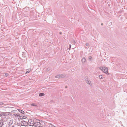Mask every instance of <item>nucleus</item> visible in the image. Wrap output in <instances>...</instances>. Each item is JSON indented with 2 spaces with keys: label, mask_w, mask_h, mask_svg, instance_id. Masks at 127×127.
<instances>
[{
  "label": "nucleus",
  "mask_w": 127,
  "mask_h": 127,
  "mask_svg": "<svg viewBox=\"0 0 127 127\" xmlns=\"http://www.w3.org/2000/svg\"><path fill=\"white\" fill-rule=\"evenodd\" d=\"M0 112L1 113V116L2 115H3V116H4L5 115V114L4 113H3L2 112Z\"/></svg>",
  "instance_id": "aec40b11"
},
{
  "label": "nucleus",
  "mask_w": 127,
  "mask_h": 127,
  "mask_svg": "<svg viewBox=\"0 0 127 127\" xmlns=\"http://www.w3.org/2000/svg\"><path fill=\"white\" fill-rule=\"evenodd\" d=\"M8 75V74L7 73H6L5 74V76L6 77H7Z\"/></svg>",
  "instance_id": "4be33fe9"
},
{
  "label": "nucleus",
  "mask_w": 127,
  "mask_h": 127,
  "mask_svg": "<svg viewBox=\"0 0 127 127\" xmlns=\"http://www.w3.org/2000/svg\"><path fill=\"white\" fill-rule=\"evenodd\" d=\"M16 116V117H19L20 116V115L19 114H17L15 115Z\"/></svg>",
  "instance_id": "6ab92c4d"
},
{
  "label": "nucleus",
  "mask_w": 127,
  "mask_h": 127,
  "mask_svg": "<svg viewBox=\"0 0 127 127\" xmlns=\"http://www.w3.org/2000/svg\"><path fill=\"white\" fill-rule=\"evenodd\" d=\"M103 25V23H101V25Z\"/></svg>",
  "instance_id": "7c9ffc66"
},
{
  "label": "nucleus",
  "mask_w": 127,
  "mask_h": 127,
  "mask_svg": "<svg viewBox=\"0 0 127 127\" xmlns=\"http://www.w3.org/2000/svg\"><path fill=\"white\" fill-rule=\"evenodd\" d=\"M41 123L39 122H35L34 123V124L32 125H29L30 126H34L35 127H39L41 126Z\"/></svg>",
  "instance_id": "f257e3e1"
},
{
  "label": "nucleus",
  "mask_w": 127,
  "mask_h": 127,
  "mask_svg": "<svg viewBox=\"0 0 127 127\" xmlns=\"http://www.w3.org/2000/svg\"><path fill=\"white\" fill-rule=\"evenodd\" d=\"M19 117H20V119H22V116H19Z\"/></svg>",
  "instance_id": "bb28decb"
},
{
  "label": "nucleus",
  "mask_w": 127,
  "mask_h": 127,
  "mask_svg": "<svg viewBox=\"0 0 127 127\" xmlns=\"http://www.w3.org/2000/svg\"><path fill=\"white\" fill-rule=\"evenodd\" d=\"M18 110L22 114H25V112L23 111L20 109H18Z\"/></svg>",
  "instance_id": "1a4fd4ad"
},
{
  "label": "nucleus",
  "mask_w": 127,
  "mask_h": 127,
  "mask_svg": "<svg viewBox=\"0 0 127 127\" xmlns=\"http://www.w3.org/2000/svg\"><path fill=\"white\" fill-rule=\"evenodd\" d=\"M44 95V93H40L39 94V95L40 96H43Z\"/></svg>",
  "instance_id": "9d476101"
},
{
  "label": "nucleus",
  "mask_w": 127,
  "mask_h": 127,
  "mask_svg": "<svg viewBox=\"0 0 127 127\" xmlns=\"http://www.w3.org/2000/svg\"><path fill=\"white\" fill-rule=\"evenodd\" d=\"M4 104V103L2 102H0V105H2Z\"/></svg>",
  "instance_id": "412c9836"
},
{
  "label": "nucleus",
  "mask_w": 127,
  "mask_h": 127,
  "mask_svg": "<svg viewBox=\"0 0 127 127\" xmlns=\"http://www.w3.org/2000/svg\"><path fill=\"white\" fill-rule=\"evenodd\" d=\"M55 78H60V74L57 75H56V76Z\"/></svg>",
  "instance_id": "f3484780"
},
{
  "label": "nucleus",
  "mask_w": 127,
  "mask_h": 127,
  "mask_svg": "<svg viewBox=\"0 0 127 127\" xmlns=\"http://www.w3.org/2000/svg\"><path fill=\"white\" fill-rule=\"evenodd\" d=\"M126 86V85H124L123 86V88H125V87ZM126 89H124V91L125 92H126Z\"/></svg>",
  "instance_id": "a211bd4d"
},
{
  "label": "nucleus",
  "mask_w": 127,
  "mask_h": 127,
  "mask_svg": "<svg viewBox=\"0 0 127 127\" xmlns=\"http://www.w3.org/2000/svg\"><path fill=\"white\" fill-rule=\"evenodd\" d=\"M86 45L87 46H88L89 45V43H87L86 44Z\"/></svg>",
  "instance_id": "a878e982"
},
{
  "label": "nucleus",
  "mask_w": 127,
  "mask_h": 127,
  "mask_svg": "<svg viewBox=\"0 0 127 127\" xmlns=\"http://www.w3.org/2000/svg\"><path fill=\"white\" fill-rule=\"evenodd\" d=\"M28 122H29V123H30V125H31L32 124L33 125V124H34V120L32 119L30 120H28ZM29 125H30L29 123Z\"/></svg>",
  "instance_id": "39448f33"
},
{
  "label": "nucleus",
  "mask_w": 127,
  "mask_h": 127,
  "mask_svg": "<svg viewBox=\"0 0 127 127\" xmlns=\"http://www.w3.org/2000/svg\"><path fill=\"white\" fill-rule=\"evenodd\" d=\"M60 34H62V32H60Z\"/></svg>",
  "instance_id": "c756f323"
},
{
  "label": "nucleus",
  "mask_w": 127,
  "mask_h": 127,
  "mask_svg": "<svg viewBox=\"0 0 127 127\" xmlns=\"http://www.w3.org/2000/svg\"><path fill=\"white\" fill-rule=\"evenodd\" d=\"M28 123L26 121H22L21 123V126H27L28 125Z\"/></svg>",
  "instance_id": "f03ea898"
},
{
  "label": "nucleus",
  "mask_w": 127,
  "mask_h": 127,
  "mask_svg": "<svg viewBox=\"0 0 127 127\" xmlns=\"http://www.w3.org/2000/svg\"><path fill=\"white\" fill-rule=\"evenodd\" d=\"M31 105L32 106H37V105L35 104V103H32L31 104Z\"/></svg>",
  "instance_id": "ddd939ff"
},
{
  "label": "nucleus",
  "mask_w": 127,
  "mask_h": 127,
  "mask_svg": "<svg viewBox=\"0 0 127 127\" xmlns=\"http://www.w3.org/2000/svg\"><path fill=\"white\" fill-rule=\"evenodd\" d=\"M71 45L70 44L69 45V47L68 48V49H69V50H70V48H71Z\"/></svg>",
  "instance_id": "b1692460"
},
{
  "label": "nucleus",
  "mask_w": 127,
  "mask_h": 127,
  "mask_svg": "<svg viewBox=\"0 0 127 127\" xmlns=\"http://www.w3.org/2000/svg\"><path fill=\"white\" fill-rule=\"evenodd\" d=\"M67 88V86H65V88Z\"/></svg>",
  "instance_id": "cd10ccee"
},
{
  "label": "nucleus",
  "mask_w": 127,
  "mask_h": 127,
  "mask_svg": "<svg viewBox=\"0 0 127 127\" xmlns=\"http://www.w3.org/2000/svg\"><path fill=\"white\" fill-rule=\"evenodd\" d=\"M26 118H27V117H26V116H23V117H22V119H21V120L26 119Z\"/></svg>",
  "instance_id": "dca6fc26"
},
{
  "label": "nucleus",
  "mask_w": 127,
  "mask_h": 127,
  "mask_svg": "<svg viewBox=\"0 0 127 127\" xmlns=\"http://www.w3.org/2000/svg\"><path fill=\"white\" fill-rule=\"evenodd\" d=\"M1 113H0V117H1Z\"/></svg>",
  "instance_id": "c85d7f7f"
},
{
  "label": "nucleus",
  "mask_w": 127,
  "mask_h": 127,
  "mask_svg": "<svg viewBox=\"0 0 127 127\" xmlns=\"http://www.w3.org/2000/svg\"><path fill=\"white\" fill-rule=\"evenodd\" d=\"M3 123V120H0V127H1L4 125Z\"/></svg>",
  "instance_id": "6e6552de"
},
{
  "label": "nucleus",
  "mask_w": 127,
  "mask_h": 127,
  "mask_svg": "<svg viewBox=\"0 0 127 127\" xmlns=\"http://www.w3.org/2000/svg\"><path fill=\"white\" fill-rule=\"evenodd\" d=\"M108 69L107 68V67H104V69L103 70L104 71H103V72L105 73H108Z\"/></svg>",
  "instance_id": "20e7f679"
},
{
  "label": "nucleus",
  "mask_w": 127,
  "mask_h": 127,
  "mask_svg": "<svg viewBox=\"0 0 127 127\" xmlns=\"http://www.w3.org/2000/svg\"><path fill=\"white\" fill-rule=\"evenodd\" d=\"M99 69L102 70V71H104L103 69H104V68L102 67H100L99 68Z\"/></svg>",
  "instance_id": "2eb2a0df"
},
{
  "label": "nucleus",
  "mask_w": 127,
  "mask_h": 127,
  "mask_svg": "<svg viewBox=\"0 0 127 127\" xmlns=\"http://www.w3.org/2000/svg\"><path fill=\"white\" fill-rule=\"evenodd\" d=\"M71 43L72 44H74L76 43V42L74 39H72L71 41Z\"/></svg>",
  "instance_id": "9b49d317"
},
{
  "label": "nucleus",
  "mask_w": 127,
  "mask_h": 127,
  "mask_svg": "<svg viewBox=\"0 0 127 127\" xmlns=\"http://www.w3.org/2000/svg\"><path fill=\"white\" fill-rule=\"evenodd\" d=\"M99 78L100 79H102L103 78V77L102 75H100L99 76Z\"/></svg>",
  "instance_id": "4468645a"
},
{
  "label": "nucleus",
  "mask_w": 127,
  "mask_h": 127,
  "mask_svg": "<svg viewBox=\"0 0 127 127\" xmlns=\"http://www.w3.org/2000/svg\"><path fill=\"white\" fill-rule=\"evenodd\" d=\"M86 82L88 84L90 85L91 86H92V84L91 81L89 79H87L86 81Z\"/></svg>",
  "instance_id": "7ed1b4c3"
},
{
  "label": "nucleus",
  "mask_w": 127,
  "mask_h": 127,
  "mask_svg": "<svg viewBox=\"0 0 127 127\" xmlns=\"http://www.w3.org/2000/svg\"><path fill=\"white\" fill-rule=\"evenodd\" d=\"M11 127H15L14 126H13Z\"/></svg>",
  "instance_id": "2f4dec72"
},
{
  "label": "nucleus",
  "mask_w": 127,
  "mask_h": 127,
  "mask_svg": "<svg viewBox=\"0 0 127 127\" xmlns=\"http://www.w3.org/2000/svg\"><path fill=\"white\" fill-rule=\"evenodd\" d=\"M50 70V68L48 67L47 68L46 70L47 71H48Z\"/></svg>",
  "instance_id": "5701e85b"
},
{
  "label": "nucleus",
  "mask_w": 127,
  "mask_h": 127,
  "mask_svg": "<svg viewBox=\"0 0 127 127\" xmlns=\"http://www.w3.org/2000/svg\"><path fill=\"white\" fill-rule=\"evenodd\" d=\"M60 78H64L66 76V75L65 74H60Z\"/></svg>",
  "instance_id": "0eeeda50"
},
{
  "label": "nucleus",
  "mask_w": 127,
  "mask_h": 127,
  "mask_svg": "<svg viewBox=\"0 0 127 127\" xmlns=\"http://www.w3.org/2000/svg\"><path fill=\"white\" fill-rule=\"evenodd\" d=\"M81 61L83 64H84L86 61V59L84 57H83L82 58Z\"/></svg>",
  "instance_id": "423d86ee"
},
{
  "label": "nucleus",
  "mask_w": 127,
  "mask_h": 127,
  "mask_svg": "<svg viewBox=\"0 0 127 127\" xmlns=\"http://www.w3.org/2000/svg\"><path fill=\"white\" fill-rule=\"evenodd\" d=\"M30 70H30V71H27L26 72V74H27V73H29L30 71Z\"/></svg>",
  "instance_id": "393cba45"
},
{
  "label": "nucleus",
  "mask_w": 127,
  "mask_h": 127,
  "mask_svg": "<svg viewBox=\"0 0 127 127\" xmlns=\"http://www.w3.org/2000/svg\"><path fill=\"white\" fill-rule=\"evenodd\" d=\"M89 59L90 61H91L92 60L93 58L92 57L90 56L89 57Z\"/></svg>",
  "instance_id": "f8f14e48"
}]
</instances>
